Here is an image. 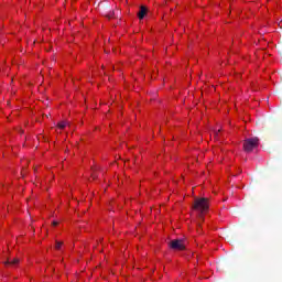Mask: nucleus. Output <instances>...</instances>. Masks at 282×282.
<instances>
[{
	"label": "nucleus",
	"mask_w": 282,
	"mask_h": 282,
	"mask_svg": "<svg viewBox=\"0 0 282 282\" xmlns=\"http://www.w3.org/2000/svg\"><path fill=\"white\" fill-rule=\"evenodd\" d=\"M91 177L93 180H96V177H98V174H96V171H93Z\"/></svg>",
	"instance_id": "obj_9"
},
{
	"label": "nucleus",
	"mask_w": 282,
	"mask_h": 282,
	"mask_svg": "<svg viewBox=\"0 0 282 282\" xmlns=\"http://www.w3.org/2000/svg\"><path fill=\"white\" fill-rule=\"evenodd\" d=\"M169 247L171 250H186V246L184 245V240L182 239H174L169 242Z\"/></svg>",
	"instance_id": "obj_3"
},
{
	"label": "nucleus",
	"mask_w": 282,
	"mask_h": 282,
	"mask_svg": "<svg viewBox=\"0 0 282 282\" xmlns=\"http://www.w3.org/2000/svg\"><path fill=\"white\" fill-rule=\"evenodd\" d=\"M215 135H219V130H218V132H215Z\"/></svg>",
	"instance_id": "obj_11"
},
{
	"label": "nucleus",
	"mask_w": 282,
	"mask_h": 282,
	"mask_svg": "<svg viewBox=\"0 0 282 282\" xmlns=\"http://www.w3.org/2000/svg\"><path fill=\"white\" fill-rule=\"evenodd\" d=\"M116 13L113 11H110L108 14H106L107 19H113V15Z\"/></svg>",
	"instance_id": "obj_8"
},
{
	"label": "nucleus",
	"mask_w": 282,
	"mask_h": 282,
	"mask_svg": "<svg viewBox=\"0 0 282 282\" xmlns=\"http://www.w3.org/2000/svg\"><path fill=\"white\" fill-rule=\"evenodd\" d=\"M258 147L259 138L257 137L246 139L243 142V150L246 151V153H252V151H254V149H257Z\"/></svg>",
	"instance_id": "obj_2"
},
{
	"label": "nucleus",
	"mask_w": 282,
	"mask_h": 282,
	"mask_svg": "<svg viewBox=\"0 0 282 282\" xmlns=\"http://www.w3.org/2000/svg\"><path fill=\"white\" fill-rule=\"evenodd\" d=\"M19 259L18 258H14V259H8L6 262H4V265H18L19 263Z\"/></svg>",
	"instance_id": "obj_5"
},
{
	"label": "nucleus",
	"mask_w": 282,
	"mask_h": 282,
	"mask_svg": "<svg viewBox=\"0 0 282 282\" xmlns=\"http://www.w3.org/2000/svg\"><path fill=\"white\" fill-rule=\"evenodd\" d=\"M57 127H58V129L66 128L67 127V121H62V122L57 123Z\"/></svg>",
	"instance_id": "obj_6"
},
{
	"label": "nucleus",
	"mask_w": 282,
	"mask_h": 282,
	"mask_svg": "<svg viewBox=\"0 0 282 282\" xmlns=\"http://www.w3.org/2000/svg\"><path fill=\"white\" fill-rule=\"evenodd\" d=\"M208 208H209L208 198L195 199L193 209L199 213V215H204V213H207Z\"/></svg>",
	"instance_id": "obj_1"
},
{
	"label": "nucleus",
	"mask_w": 282,
	"mask_h": 282,
	"mask_svg": "<svg viewBox=\"0 0 282 282\" xmlns=\"http://www.w3.org/2000/svg\"><path fill=\"white\" fill-rule=\"evenodd\" d=\"M147 7L141 6L140 7V11L138 12V18L140 19V21H142V19H144V17H147Z\"/></svg>",
	"instance_id": "obj_4"
},
{
	"label": "nucleus",
	"mask_w": 282,
	"mask_h": 282,
	"mask_svg": "<svg viewBox=\"0 0 282 282\" xmlns=\"http://www.w3.org/2000/svg\"><path fill=\"white\" fill-rule=\"evenodd\" d=\"M62 247H63V241H56L55 242V249L56 250H61Z\"/></svg>",
	"instance_id": "obj_7"
},
{
	"label": "nucleus",
	"mask_w": 282,
	"mask_h": 282,
	"mask_svg": "<svg viewBox=\"0 0 282 282\" xmlns=\"http://www.w3.org/2000/svg\"><path fill=\"white\" fill-rule=\"evenodd\" d=\"M53 226H58V221H53Z\"/></svg>",
	"instance_id": "obj_10"
}]
</instances>
